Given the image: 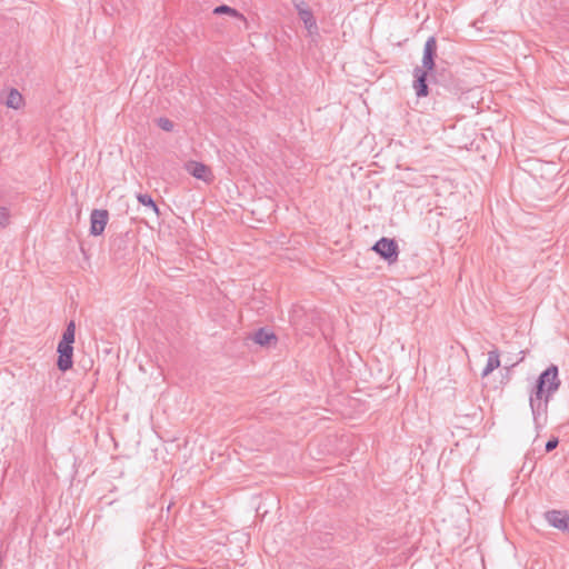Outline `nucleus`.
I'll list each match as a JSON object with an SVG mask.
<instances>
[{
  "mask_svg": "<svg viewBox=\"0 0 569 569\" xmlns=\"http://www.w3.org/2000/svg\"><path fill=\"white\" fill-rule=\"evenodd\" d=\"M560 383L557 366L551 365L540 373L529 398L533 420L537 425L539 423L540 417L546 416L548 403L552 395L559 389Z\"/></svg>",
  "mask_w": 569,
  "mask_h": 569,
  "instance_id": "obj_1",
  "label": "nucleus"
},
{
  "mask_svg": "<svg viewBox=\"0 0 569 569\" xmlns=\"http://www.w3.org/2000/svg\"><path fill=\"white\" fill-rule=\"evenodd\" d=\"M372 249L389 263H393L398 260V244L393 239L381 238L375 243Z\"/></svg>",
  "mask_w": 569,
  "mask_h": 569,
  "instance_id": "obj_2",
  "label": "nucleus"
},
{
  "mask_svg": "<svg viewBox=\"0 0 569 569\" xmlns=\"http://www.w3.org/2000/svg\"><path fill=\"white\" fill-rule=\"evenodd\" d=\"M437 57V40L435 37H429L423 47V56L420 69L432 71L435 69V59Z\"/></svg>",
  "mask_w": 569,
  "mask_h": 569,
  "instance_id": "obj_3",
  "label": "nucleus"
},
{
  "mask_svg": "<svg viewBox=\"0 0 569 569\" xmlns=\"http://www.w3.org/2000/svg\"><path fill=\"white\" fill-rule=\"evenodd\" d=\"M109 213L107 210L94 209L90 214V233L100 236L107 226Z\"/></svg>",
  "mask_w": 569,
  "mask_h": 569,
  "instance_id": "obj_4",
  "label": "nucleus"
},
{
  "mask_svg": "<svg viewBox=\"0 0 569 569\" xmlns=\"http://www.w3.org/2000/svg\"><path fill=\"white\" fill-rule=\"evenodd\" d=\"M58 361L57 366L59 370L67 371L72 368L73 365V347L70 345L58 343Z\"/></svg>",
  "mask_w": 569,
  "mask_h": 569,
  "instance_id": "obj_5",
  "label": "nucleus"
},
{
  "mask_svg": "<svg viewBox=\"0 0 569 569\" xmlns=\"http://www.w3.org/2000/svg\"><path fill=\"white\" fill-rule=\"evenodd\" d=\"M428 72L420 68L413 69V83L412 88L415 89V92L418 98L427 97L429 93L428 84H427V77Z\"/></svg>",
  "mask_w": 569,
  "mask_h": 569,
  "instance_id": "obj_6",
  "label": "nucleus"
},
{
  "mask_svg": "<svg viewBox=\"0 0 569 569\" xmlns=\"http://www.w3.org/2000/svg\"><path fill=\"white\" fill-rule=\"evenodd\" d=\"M546 520L549 522L550 526L559 530H567L569 528V515L566 511H547Z\"/></svg>",
  "mask_w": 569,
  "mask_h": 569,
  "instance_id": "obj_7",
  "label": "nucleus"
},
{
  "mask_svg": "<svg viewBox=\"0 0 569 569\" xmlns=\"http://www.w3.org/2000/svg\"><path fill=\"white\" fill-rule=\"evenodd\" d=\"M184 168L189 174H191L192 177H194L197 179H200L203 181L211 180V171H210L209 167H207L202 162L188 161L186 163Z\"/></svg>",
  "mask_w": 569,
  "mask_h": 569,
  "instance_id": "obj_8",
  "label": "nucleus"
},
{
  "mask_svg": "<svg viewBox=\"0 0 569 569\" xmlns=\"http://www.w3.org/2000/svg\"><path fill=\"white\" fill-rule=\"evenodd\" d=\"M299 18L303 22L309 34H313V33L318 32L317 21H316V18L310 9L300 10Z\"/></svg>",
  "mask_w": 569,
  "mask_h": 569,
  "instance_id": "obj_9",
  "label": "nucleus"
},
{
  "mask_svg": "<svg viewBox=\"0 0 569 569\" xmlns=\"http://www.w3.org/2000/svg\"><path fill=\"white\" fill-rule=\"evenodd\" d=\"M253 341L260 346H269L272 341H277V337L273 332L260 328L253 335Z\"/></svg>",
  "mask_w": 569,
  "mask_h": 569,
  "instance_id": "obj_10",
  "label": "nucleus"
},
{
  "mask_svg": "<svg viewBox=\"0 0 569 569\" xmlns=\"http://www.w3.org/2000/svg\"><path fill=\"white\" fill-rule=\"evenodd\" d=\"M500 367V358H499V351L498 349H493L488 352V360L487 365L482 370V377H487L490 375L493 370Z\"/></svg>",
  "mask_w": 569,
  "mask_h": 569,
  "instance_id": "obj_11",
  "label": "nucleus"
},
{
  "mask_svg": "<svg viewBox=\"0 0 569 569\" xmlns=\"http://www.w3.org/2000/svg\"><path fill=\"white\" fill-rule=\"evenodd\" d=\"M4 104L11 109H19L23 104V98L17 89H11L7 96Z\"/></svg>",
  "mask_w": 569,
  "mask_h": 569,
  "instance_id": "obj_12",
  "label": "nucleus"
},
{
  "mask_svg": "<svg viewBox=\"0 0 569 569\" xmlns=\"http://www.w3.org/2000/svg\"><path fill=\"white\" fill-rule=\"evenodd\" d=\"M74 333H76L74 321H70L67 325V328H66V330L63 331V335H62V339L60 340L59 343L72 346V343L74 342Z\"/></svg>",
  "mask_w": 569,
  "mask_h": 569,
  "instance_id": "obj_13",
  "label": "nucleus"
},
{
  "mask_svg": "<svg viewBox=\"0 0 569 569\" xmlns=\"http://www.w3.org/2000/svg\"><path fill=\"white\" fill-rule=\"evenodd\" d=\"M213 13L214 14L227 13V14H230V16L236 17L238 19L244 20L243 14H241L236 9H233V8L229 7V6H226V4H221V6L216 7L213 9Z\"/></svg>",
  "mask_w": 569,
  "mask_h": 569,
  "instance_id": "obj_14",
  "label": "nucleus"
},
{
  "mask_svg": "<svg viewBox=\"0 0 569 569\" xmlns=\"http://www.w3.org/2000/svg\"><path fill=\"white\" fill-rule=\"evenodd\" d=\"M137 199H138V201L142 206L149 207L153 212L159 214V208H158V206L156 204V202L153 201V199L151 198L150 194H148V193H139L137 196Z\"/></svg>",
  "mask_w": 569,
  "mask_h": 569,
  "instance_id": "obj_15",
  "label": "nucleus"
},
{
  "mask_svg": "<svg viewBox=\"0 0 569 569\" xmlns=\"http://www.w3.org/2000/svg\"><path fill=\"white\" fill-rule=\"evenodd\" d=\"M157 124L159 126V128L168 132L172 131L173 129V122L168 118H159L157 120Z\"/></svg>",
  "mask_w": 569,
  "mask_h": 569,
  "instance_id": "obj_16",
  "label": "nucleus"
},
{
  "mask_svg": "<svg viewBox=\"0 0 569 569\" xmlns=\"http://www.w3.org/2000/svg\"><path fill=\"white\" fill-rule=\"evenodd\" d=\"M9 222V211L4 207H0V227H6Z\"/></svg>",
  "mask_w": 569,
  "mask_h": 569,
  "instance_id": "obj_17",
  "label": "nucleus"
},
{
  "mask_svg": "<svg viewBox=\"0 0 569 569\" xmlns=\"http://www.w3.org/2000/svg\"><path fill=\"white\" fill-rule=\"evenodd\" d=\"M302 312V308H297L293 310L291 317H290V322L293 325V326H298L299 325V313Z\"/></svg>",
  "mask_w": 569,
  "mask_h": 569,
  "instance_id": "obj_18",
  "label": "nucleus"
},
{
  "mask_svg": "<svg viewBox=\"0 0 569 569\" xmlns=\"http://www.w3.org/2000/svg\"><path fill=\"white\" fill-rule=\"evenodd\" d=\"M293 4H295V8H296V10L298 12V16L300 14V10L309 9V7L305 2V0H295Z\"/></svg>",
  "mask_w": 569,
  "mask_h": 569,
  "instance_id": "obj_19",
  "label": "nucleus"
},
{
  "mask_svg": "<svg viewBox=\"0 0 569 569\" xmlns=\"http://www.w3.org/2000/svg\"><path fill=\"white\" fill-rule=\"evenodd\" d=\"M557 446H558V439L557 438L550 439L546 443V451L550 452L553 449H556Z\"/></svg>",
  "mask_w": 569,
  "mask_h": 569,
  "instance_id": "obj_20",
  "label": "nucleus"
}]
</instances>
